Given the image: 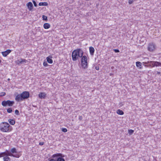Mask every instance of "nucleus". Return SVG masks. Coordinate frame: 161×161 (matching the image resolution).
Listing matches in <instances>:
<instances>
[{
    "instance_id": "nucleus-1",
    "label": "nucleus",
    "mask_w": 161,
    "mask_h": 161,
    "mask_svg": "<svg viewBox=\"0 0 161 161\" xmlns=\"http://www.w3.org/2000/svg\"><path fill=\"white\" fill-rule=\"evenodd\" d=\"M83 53V51L80 49H77L74 50L72 52V54L73 61H75L79 59V58L82 57Z\"/></svg>"
},
{
    "instance_id": "nucleus-2",
    "label": "nucleus",
    "mask_w": 161,
    "mask_h": 161,
    "mask_svg": "<svg viewBox=\"0 0 161 161\" xmlns=\"http://www.w3.org/2000/svg\"><path fill=\"white\" fill-rule=\"evenodd\" d=\"M9 126L10 125L8 123L3 122L0 124V130L3 132H8L9 130Z\"/></svg>"
},
{
    "instance_id": "nucleus-3",
    "label": "nucleus",
    "mask_w": 161,
    "mask_h": 161,
    "mask_svg": "<svg viewBox=\"0 0 161 161\" xmlns=\"http://www.w3.org/2000/svg\"><path fill=\"white\" fill-rule=\"evenodd\" d=\"M4 156H12L14 157L18 158L19 157V156L18 154H12L8 150H6L5 152H3L0 153V157H3Z\"/></svg>"
},
{
    "instance_id": "nucleus-4",
    "label": "nucleus",
    "mask_w": 161,
    "mask_h": 161,
    "mask_svg": "<svg viewBox=\"0 0 161 161\" xmlns=\"http://www.w3.org/2000/svg\"><path fill=\"white\" fill-rule=\"evenodd\" d=\"M81 58V63L82 67L83 68L86 69L87 67V57L86 56H83Z\"/></svg>"
},
{
    "instance_id": "nucleus-5",
    "label": "nucleus",
    "mask_w": 161,
    "mask_h": 161,
    "mask_svg": "<svg viewBox=\"0 0 161 161\" xmlns=\"http://www.w3.org/2000/svg\"><path fill=\"white\" fill-rule=\"evenodd\" d=\"M14 103V102L9 100L3 101L2 103V104L3 106H12Z\"/></svg>"
},
{
    "instance_id": "nucleus-6",
    "label": "nucleus",
    "mask_w": 161,
    "mask_h": 161,
    "mask_svg": "<svg viewBox=\"0 0 161 161\" xmlns=\"http://www.w3.org/2000/svg\"><path fill=\"white\" fill-rule=\"evenodd\" d=\"M156 46L155 44L153 43H149L147 49L151 52L154 51L156 48Z\"/></svg>"
},
{
    "instance_id": "nucleus-7",
    "label": "nucleus",
    "mask_w": 161,
    "mask_h": 161,
    "mask_svg": "<svg viewBox=\"0 0 161 161\" xmlns=\"http://www.w3.org/2000/svg\"><path fill=\"white\" fill-rule=\"evenodd\" d=\"M21 95L23 99H27L29 97V93L28 92H23Z\"/></svg>"
},
{
    "instance_id": "nucleus-8",
    "label": "nucleus",
    "mask_w": 161,
    "mask_h": 161,
    "mask_svg": "<svg viewBox=\"0 0 161 161\" xmlns=\"http://www.w3.org/2000/svg\"><path fill=\"white\" fill-rule=\"evenodd\" d=\"M150 64L153 65V67L161 66V63L157 61H150Z\"/></svg>"
},
{
    "instance_id": "nucleus-9",
    "label": "nucleus",
    "mask_w": 161,
    "mask_h": 161,
    "mask_svg": "<svg viewBox=\"0 0 161 161\" xmlns=\"http://www.w3.org/2000/svg\"><path fill=\"white\" fill-rule=\"evenodd\" d=\"M28 9L30 11H31L33 8L32 3L31 2H29L27 4Z\"/></svg>"
},
{
    "instance_id": "nucleus-10",
    "label": "nucleus",
    "mask_w": 161,
    "mask_h": 161,
    "mask_svg": "<svg viewBox=\"0 0 161 161\" xmlns=\"http://www.w3.org/2000/svg\"><path fill=\"white\" fill-rule=\"evenodd\" d=\"M11 51L10 50L8 49L5 51L2 52V53L4 57H6L11 52Z\"/></svg>"
},
{
    "instance_id": "nucleus-11",
    "label": "nucleus",
    "mask_w": 161,
    "mask_h": 161,
    "mask_svg": "<svg viewBox=\"0 0 161 161\" xmlns=\"http://www.w3.org/2000/svg\"><path fill=\"white\" fill-rule=\"evenodd\" d=\"M38 96L41 99H44L46 96V94L45 92H40L38 94Z\"/></svg>"
},
{
    "instance_id": "nucleus-12",
    "label": "nucleus",
    "mask_w": 161,
    "mask_h": 161,
    "mask_svg": "<svg viewBox=\"0 0 161 161\" xmlns=\"http://www.w3.org/2000/svg\"><path fill=\"white\" fill-rule=\"evenodd\" d=\"M15 100L18 102L20 100H22L23 99L22 97L21 94L20 95H17L15 97Z\"/></svg>"
},
{
    "instance_id": "nucleus-13",
    "label": "nucleus",
    "mask_w": 161,
    "mask_h": 161,
    "mask_svg": "<svg viewBox=\"0 0 161 161\" xmlns=\"http://www.w3.org/2000/svg\"><path fill=\"white\" fill-rule=\"evenodd\" d=\"M89 51L91 55H93L94 52V49L92 47H89Z\"/></svg>"
},
{
    "instance_id": "nucleus-14",
    "label": "nucleus",
    "mask_w": 161,
    "mask_h": 161,
    "mask_svg": "<svg viewBox=\"0 0 161 161\" xmlns=\"http://www.w3.org/2000/svg\"><path fill=\"white\" fill-rule=\"evenodd\" d=\"M52 57L49 56L47 57L46 58L47 61L49 64H52L53 62V61L51 59Z\"/></svg>"
},
{
    "instance_id": "nucleus-15",
    "label": "nucleus",
    "mask_w": 161,
    "mask_h": 161,
    "mask_svg": "<svg viewBox=\"0 0 161 161\" xmlns=\"http://www.w3.org/2000/svg\"><path fill=\"white\" fill-rule=\"evenodd\" d=\"M50 25L48 23H45L43 25V27L45 29H48L50 27Z\"/></svg>"
},
{
    "instance_id": "nucleus-16",
    "label": "nucleus",
    "mask_w": 161,
    "mask_h": 161,
    "mask_svg": "<svg viewBox=\"0 0 161 161\" xmlns=\"http://www.w3.org/2000/svg\"><path fill=\"white\" fill-rule=\"evenodd\" d=\"M8 121L9 123L11 125H14L15 123V121L13 119H9Z\"/></svg>"
},
{
    "instance_id": "nucleus-17",
    "label": "nucleus",
    "mask_w": 161,
    "mask_h": 161,
    "mask_svg": "<svg viewBox=\"0 0 161 161\" xmlns=\"http://www.w3.org/2000/svg\"><path fill=\"white\" fill-rule=\"evenodd\" d=\"M56 157H64V156H63V155L61 153H57L53 154V158H54Z\"/></svg>"
},
{
    "instance_id": "nucleus-18",
    "label": "nucleus",
    "mask_w": 161,
    "mask_h": 161,
    "mask_svg": "<svg viewBox=\"0 0 161 161\" xmlns=\"http://www.w3.org/2000/svg\"><path fill=\"white\" fill-rule=\"evenodd\" d=\"M116 113L118 114H119V115H123L124 114V112L122 110H121L120 109L117 110Z\"/></svg>"
},
{
    "instance_id": "nucleus-19",
    "label": "nucleus",
    "mask_w": 161,
    "mask_h": 161,
    "mask_svg": "<svg viewBox=\"0 0 161 161\" xmlns=\"http://www.w3.org/2000/svg\"><path fill=\"white\" fill-rule=\"evenodd\" d=\"M3 160L4 161H10L11 160L10 158L7 156L3 158Z\"/></svg>"
},
{
    "instance_id": "nucleus-20",
    "label": "nucleus",
    "mask_w": 161,
    "mask_h": 161,
    "mask_svg": "<svg viewBox=\"0 0 161 161\" xmlns=\"http://www.w3.org/2000/svg\"><path fill=\"white\" fill-rule=\"evenodd\" d=\"M48 5V3L47 2L40 3L39 4V5L40 6H47Z\"/></svg>"
},
{
    "instance_id": "nucleus-21",
    "label": "nucleus",
    "mask_w": 161,
    "mask_h": 161,
    "mask_svg": "<svg viewBox=\"0 0 161 161\" xmlns=\"http://www.w3.org/2000/svg\"><path fill=\"white\" fill-rule=\"evenodd\" d=\"M10 152L12 154L14 153H17L16 149L15 148H13L11 149V152Z\"/></svg>"
},
{
    "instance_id": "nucleus-22",
    "label": "nucleus",
    "mask_w": 161,
    "mask_h": 161,
    "mask_svg": "<svg viewBox=\"0 0 161 161\" xmlns=\"http://www.w3.org/2000/svg\"><path fill=\"white\" fill-rule=\"evenodd\" d=\"M57 161H65L64 159L62 157H58V158Z\"/></svg>"
},
{
    "instance_id": "nucleus-23",
    "label": "nucleus",
    "mask_w": 161,
    "mask_h": 161,
    "mask_svg": "<svg viewBox=\"0 0 161 161\" xmlns=\"http://www.w3.org/2000/svg\"><path fill=\"white\" fill-rule=\"evenodd\" d=\"M136 66L137 67H139L141 66L142 64L140 62H137L136 63Z\"/></svg>"
},
{
    "instance_id": "nucleus-24",
    "label": "nucleus",
    "mask_w": 161,
    "mask_h": 161,
    "mask_svg": "<svg viewBox=\"0 0 161 161\" xmlns=\"http://www.w3.org/2000/svg\"><path fill=\"white\" fill-rule=\"evenodd\" d=\"M134 132V130H128V133L130 135L132 134Z\"/></svg>"
},
{
    "instance_id": "nucleus-25",
    "label": "nucleus",
    "mask_w": 161,
    "mask_h": 161,
    "mask_svg": "<svg viewBox=\"0 0 161 161\" xmlns=\"http://www.w3.org/2000/svg\"><path fill=\"white\" fill-rule=\"evenodd\" d=\"M21 61H19V60H18V61L19 62V63L20 64L22 63V62H25L26 63L27 60L25 59H21Z\"/></svg>"
},
{
    "instance_id": "nucleus-26",
    "label": "nucleus",
    "mask_w": 161,
    "mask_h": 161,
    "mask_svg": "<svg viewBox=\"0 0 161 161\" xmlns=\"http://www.w3.org/2000/svg\"><path fill=\"white\" fill-rule=\"evenodd\" d=\"M12 108H9L7 109V112L8 113H11V112H12Z\"/></svg>"
},
{
    "instance_id": "nucleus-27",
    "label": "nucleus",
    "mask_w": 161,
    "mask_h": 161,
    "mask_svg": "<svg viewBox=\"0 0 161 161\" xmlns=\"http://www.w3.org/2000/svg\"><path fill=\"white\" fill-rule=\"evenodd\" d=\"M42 19L43 20H47V17L46 16L43 15L42 17Z\"/></svg>"
},
{
    "instance_id": "nucleus-28",
    "label": "nucleus",
    "mask_w": 161,
    "mask_h": 161,
    "mask_svg": "<svg viewBox=\"0 0 161 161\" xmlns=\"http://www.w3.org/2000/svg\"><path fill=\"white\" fill-rule=\"evenodd\" d=\"M15 113L17 115H19V111L17 109L15 110Z\"/></svg>"
},
{
    "instance_id": "nucleus-29",
    "label": "nucleus",
    "mask_w": 161,
    "mask_h": 161,
    "mask_svg": "<svg viewBox=\"0 0 161 161\" xmlns=\"http://www.w3.org/2000/svg\"><path fill=\"white\" fill-rule=\"evenodd\" d=\"M6 94L4 92H2L0 93V97H2L4 96Z\"/></svg>"
},
{
    "instance_id": "nucleus-30",
    "label": "nucleus",
    "mask_w": 161,
    "mask_h": 161,
    "mask_svg": "<svg viewBox=\"0 0 161 161\" xmlns=\"http://www.w3.org/2000/svg\"><path fill=\"white\" fill-rule=\"evenodd\" d=\"M62 130L63 132H66L67 131V129L66 128H62Z\"/></svg>"
},
{
    "instance_id": "nucleus-31",
    "label": "nucleus",
    "mask_w": 161,
    "mask_h": 161,
    "mask_svg": "<svg viewBox=\"0 0 161 161\" xmlns=\"http://www.w3.org/2000/svg\"><path fill=\"white\" fill-rule=\"evenodd\" d=\"M43 64L45 66H47L48 65L46 61H45L43 62Z\"/></svg>"
},
{
    "instance_id": "nucleus-32",
    "label": "nucleus",
    "mask_w": 161,
    "mask_h": 161,
    "mask_svg": "<svg viewBox=\"0 0 161 161\" xmlns=\"http://www.w3.org/2000/svg\"><path fill=\"white\" fill-rule=\"evenodd\" d=\"M33 3H34V6H35V7H36V6H37V4L36 3V2H35V1L33 0Z\"/></svg>"
},
{
    "instance_id": "nucleus-33",
    "label": "nucleus",
    "mask_w": 161,
    "mask_h": 161,
    "mask_svg": "<svg viewBox=\"0 0 161 161\" xmlns=\"http://www.w3.org/2000/svg\"><path fill=\"white\" fill-rule=\"evenodd\" d=\"M114 51L115 53H119V50L118 49H115L114 50Z\"/></svg>"
},
{
    "instance_id": "nucleus-34",
    "label": "nucleus",
    "mask_w": 161,
    "mask_h": 161,
    "mask_svg": "<svg viewBox=\"0 0 161 161\" xmlns=\"http://www.w3.org/2000/svg\"><path fill=\"white\" fill-rule=\"evenodd\" d=\"M79 119L80 120H81L82 119V117L81 116H79Z\"/></svg>"
},
{
    "instance_id": "nucleus-35",
    "label": "nucleus",
    "mask_w": 161,
    "mask_h": 161,
    "mask_svg": "<svg viewBox=\"0 0 161 161\" xmlns=\"http://www.w3.org/2000/svg\"><path fill=\"white\" fill-rule=\"evenodd\" d=\"M44 144V142H40L39 143V145H43Z\"/></svg>"
},
{
    "instance_id": "nucleus-36",
    "label": "nucleus",
    "mask_w": 161,
    "mask_h": 161,
    "mask_svg": "<svg viewBox=\"0 0 161 161\" xmlns=\"http://www.w3.org/2000/svg\"><path fill=\"white\" fill-rule=\"evenodd\" d=\"M49 161H56V160H55L54 159H51L50 160H49Z\"/></svg>"
},
{
    "instance_id": "nucleus-37",
    "label": "nucleus",
    "mask_w": 161,
    "mask_h": 161,
    "mask_svg": "<svg viewBox=\"0 0 161 161\" xmlns=\"http://www.w3.org/2000/svg\"><path fill=\"white\" fill-rule=\"evenodd\" d=\"M95 69H96L97 70H98L99 69V67H95Z\"/></svg>"
},
{
    "instance_id": "nucleus-38",
    "label": "nucleus",
    "mask_w": 161,
    "mask_h": 161,
    "mask_svg": "<svg viewBox=\"0 0 161 161\" xmlns=\"http://www.w3.org/2000/svg\"><path fill=\"white\" fill-rule=\"evenodd\" d=\"M143 64L145 66H146V64H147V63H146V62H143Z\"/></svg>"
},
{
    "instance_id": "nucleus-39",
    "label": "nucleus",
    "mask_w": 161,
    "mask_h": 161,
    "mask_svg": "<svg viewBox=\"0 0 161 161\" xmlns=\"http://www.w3.org/2000/svg\"><path fill=\"white\" fill-rule=\"evenodd\" d=\"M10 80V79H9V78H8V81H9Z\"/></svg>"
},
{
    "instance_id": "nucleus-40",
    "label": "nucleus",
    "mask_w": 161,
    "mask_h": 161,
    "mask_svg": "<svg viewBox=\"0 0 161 161\" xmlns=\"http://www.w3.org/2000/svg\"><path fill=\"white\" fill-rule=\"evenodd\" d=\"M158 74H159V73H160V72H158Z\"/></svg>"
},
{
    "instance_id": "nucleus-41",
    "label": "nucleus",
    "mask_w": 161,
    "mask_h": 161,
    "mask_svg": "<svg viewBox=\"0 0 161 161\" xmlns=\"http://www.w3.org/2000/svg\"><path fill=\"white\" fill-rule=\"evenodd\" d=\"M1 61L0 60V63H1Z\"/></svg>"
}]
</instances>
